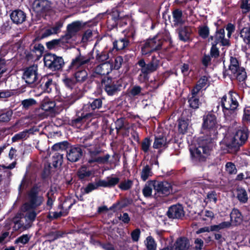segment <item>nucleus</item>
I'll list each match as a JSON object with an SVG mask.
<instances>
[{
	"label": "nucleus",
	"mask_w": 250,
	"mask_h": 250,
	"mask_svg": "<svg viewBox=\"0 0 250 250\" xmlns=\"http://www.w3.org/2000/svg\"><path fill=\"white\" fill-rule=\"evenodd\" d=\"M223 128L217 121L216 116L212 113H208L204 116L202 126V131L204 136L199 146L194 149L190 148V152L192 157L203 161L210 153L213 142L218 137L219 131Z\"/></svg>",
	"instance_id": "f257e3e1"
},
{
	"label": "nucleus",
	"mask_w": 250,
	"mask_h": 250,
	"mask_svg": "<svg viewBox=\"0 0 250 250\" xmlns=\"http://www.w3.org/2000/svg\"><path fill=\"white\" fill-rule=\"evenodd\" d=\"M95 59L93 57L86 55L83 56L79 54L72 60L69 68L73 71H76L75 78L78 83H83L88 78L87 71L83 69H77L81 67H85L87 69H91L95 65Z\"/></svg>",
	"instance_id": "f03ea898"
},
{
	"label": "nucleus",
	"mask_w": 250,
	"mask_h": 250,
	"mask_svg": "<svg viewBox=\"0 0 250 250\" xmlns=\"http://www.w3.org/2000/svg\"><path fill=\"white\" fill-rule=\"evenodd\" d=\"M239 99V95L235 92L230 91L220 99L219 104L222 108L224 116L226 120L230 121L236 116L235 110L237 108Z\"/></svg>",
	"instance_id": "7ed1b4c3"
},
{
	"label": "nucleus",
	"mask_w": 250,
	"mask_h": 250,
	"mask_svg": "<svg viewBox=\"0 0 250 250\" xmlns=\"http://www.w3.org/2000/svg\"><path fill=\"white\" fill-rule=\"evenodd\" d=\"M82 146L86 148L88 152L87 161L89 164H105L108 162L110 158V155L108 154L101 156L103 152L102 148L98 145L89 143L87 140L83 142Z\"/></svg>",
	"instance_id": "20e7f679"
},
{
	"label": "nucleus",
	"mask_w": 250,
	"mask_h": 250,
	"mask_svg": "<svg viewBox=\"0 0 250 250\" xmlns=\"http://www.w3.org/2000/svg\"><path fill=\"white\" fill-rule=\"evenodd\" d=\"M40 189L37 187H34L28 192L26 202L23 205L25 209L36 208L40 206L43 201L42 196L39 195Z\"/></svg>",
	"instance_id": "39448f33"
},
{
	"label": "nucleus",
	"mask_w": 250,
	"mask_h": 250,
	"mask_svg": "<svg viewBox=\"0 0 250 250\" xmlns=\"http://www.w3.org/2000/svg\"><path fill=\"white\" fill-rule=\"evenodd\" d=\"M229 71L233 77L236 78L239 82H243L247 78V74L245 69L239 66L238 60L233 57L230 58V64Z\"/></svg>",
	"instance_id": "423d86ee"
},
{
	"label": "nucleus",
	"mask_w": 250,
	"mask_h": 250,
	"mask_svg": "<svg viewBox=\"0 0 250 250\" xmlns=\"http://www.w3.org/2000/svg\"><path fill=\"white\" fill-rule=\"evenodd\" d=\"M45 65L53 71L61 69L64 64L62 58L52 54H47L44 57Z\"/></svg>",
	"instance_id": "0eeeda50"
},
{
	"label": "nucleus",
	"mask_w": 250,
	"mask_h": 250,
	"mask_svg": "<svg viewBox=\"0 0 250 250\" xmlns=\"http://www.w3.org/2000/svg\"><path fill=\"white\" fill-rule=\"evenodd\" d=\"M141 68V71L144 77L147 74L156 71L159 67V61L155 57H153L151 61L146 64L143 59L140 60L137 63Z\"/></svg>",
	"instance_id": "6e6552de"
},
{
	"label": "nucleus",
	"mask_w": 250,
	"mask_h": 250,
	"mask_svg": "<svg viewBox=\"0 0 250 250\" xmlns=\"http://www.w3.org/2000/svg\"><path fill=\"white\" fill-rule=\"evenodd\" d=\"M169 39V33L165 31L163 33H159L157 35L147 41L149 42L154 51L159 49L164 41Z\"/></svg>",
	"instance_id": "1a4fd4ad"
},
{
	"label": "nucleus",
	"mask_w": 250,
	"mask_h": 250,
	"mask_svg": "<svg viewBox=\"0 0 250 250\" xmlns=\"http://www.w3.org/2000/svg\"><path fill=\"white\" fill-rule=\"evenodd\" d=\"M22 78L27 83H35L39 78L37 66L32 65L27 68L24 71Z\"/></svg>",
	"instance_id": "9d476101"
},
{
	"label": "nucleus",
	"mask_w": 250,
	"mask_h": 250,
	"mask_svg": "<svg viewBox=\"0 0 250 250\" xmlns=\"http://www.w3.org/2000/svg\"><path fill=\"white\" fill-rule=\"evenodd\" d=\"M112 69V64L108 62L101 63L93 68L91 76L97 77L101 75H107Z\"/></svg>",
	"instance_id": "9b49d317"
},
{
	"label": "nucleus",
	"mask_w": 250,
	"mask_h": 250,
	"mask_svg": "<svg viewBox=\"0 0 250 250\" xmlns=\"http://www.w3.org/2000/svg\"><path fill=\"white\" fill-rule=\"evenodd\" d=\"M155 191L159 195L167 196L172 192V187L167 181H155Z\"/></svg>",
	"instance_id": "f8f14e48"
},
{
	"label": "nucleus",
	"mask_w": 250,
	"mask_h": 250,
	"mask_svg": "<svg viewBox=\"0 0 250 250\" xmlns=\"http://www.w3.org/2000/svg\"><path fill=\"white\" fill-rule=\"evenodd\" d=\"M51 4V2L47 0H36L33 4V9L38 14H41L49 10Z\"/></svg>",
	"instance_id": "ddd939ff"
},
{
	"label": "nucleus",
	"mask_w": 250,
	"mask_h": 250,
	"mask_svg": "<svg viewBox=\"0 0 250 250\" xmlns=\"http://www.w3.org/2000/svg\"><path fill=\"white\" fill-rule=\"evenodd\" d=\"M82 154V150L80 146H72L68 149L66 157L70 162H75L81 158Z\"/></svg>",
	"instance_id": "4468645a"
},
{
	"label": "nucleus",
	"mask_w": 250,
	"mask_h": 250,
	"mask_svg": "<svg viewBox=\"0 0 250 250\" xmlns=\"http://www.w3.org/2000/svg\"><path fill=\"white\" fill-rule=\"evenodd\" d=\"M248 132L245 128L238 129L235 132L233 137V145H242L248 139Z\"/></svg>",
	"instance_id": "2eb2a0df"
},
{
	"label": "nucleus",
	"mask_w": 250,
	"mask_h": 250,
	"mask_svg": "<svg viewBox=\"0 0 250 250\" xmlns=\"http://www.w3.org/2000/svg\"><path fill=\"white\" fill-rule=\"evenodd\" d=\"M184 211L181 205H175L170 207L167 211V215L169 218L179 219L184 216Z\"/></svg>",
	"instance_id": "dca6fc26"
},
{
	"label": "nucleus",
	"mask_w": 250,
	"mask_h": 250,
	"mask_svg": "<svg viewBox=\"0 0 250 250\" xmlns=\"http://www.w3.org/2000/svg\"><path fill=\"white\" fill-rule=\"evenodd\" d=\"M103 85L104 86V89L108 95H113L118 90V86L115 83V80L107 78L102 81Z\"/></svg>",
	"instance_id": "f3484780"
},
{
	"label": "nucleus",
	"mask_w": 250,
	"mask_h": 250,
	"mask_svg": "<svg viewBox=\"0 0 250 250\" xmlns=\"http://www.w3.org/2000/svg\"><path fill=\"white\" fill-rule=\"evenodd\" d=\"M81 23L74 21L67 25V33L63 37L65 40H68L74 36L76 33L81 29Z\"/></svg>",
	"instance_id": "a211bd4d"
},
{
	"label": "nucleus",
	"mask_w": 250,
	"mask_h": 250,
	"mask_svg": "<svg viewBox=\"0 0 250 250\" xmlns=\"http://www.w3.org/2000/svg\"><path fill=\"white\" fill-rule=\"evenodd\" d=\"M16 162L14 161L8 166L0 165V175L1 176L0 180L4 178L9 179L12 175L10 169L14 168L16 167Z\"/></svg>",
	"instance_id": "6ab92c4d"
},
{
	"label": "nucleus",
	"mask_w": 250,
	"mask_h": 250,
	"mask_svg": "<svg viewBox=\"0 0 250 250\" xmlns=\"http://www.w3.org/2000/svg\"><path fill=\"white\" fill-rule=\"evenodd\" d=\"M41 87L42 89L47 92L50 93L55 88V83L53 82L50 76H45L42 79Z\"/></svg>",
	"instance_id": "aec40b11"
},
{
	"label": "nucleus",
	"mask_w": 250,
	"mask_h": 250,
	"mask_svg": "<svg viewBox=\"0 0 250 250\" xmlns=\"http://www.w3.org/2000/svg\"><path fill=\"white\" fill-rule=\"evenodd\" d=\"M25 14L21 10H15L13 11L11 15L10 18L14 23L16 24H21L25 21Z\"/></svg>",
	"instance_id": "412c9836"
},
{
	"label": "nucleus",
	"mask_w": 250,
	"mask_h": 250,
	"mask_svg": "<svg viewBox=\"0 0 250 250\" xmlns=\"http://www.w3.org/2000/svg\"><path fill=\"white\" fill-rule=\"evenodd\" d=\"M36 208H28L25 209L24 208V206H22L21 209L23 212L25 213L24 219L25 221L29 223L30 227L32 225V223L35 220L38 213L35 210Z\"/></svg>",
	"instance_id": "4be33fe9"
},
{
	"label": "nucleus",
	"mask_w": 250,
	"mask_h": 250,
	"mask_svg": "<svg viewBox=\"0 0 250 250\" xmlns=\"http://www.w3.org/2000/svg\"><path fill=\"white\" fill-rule=\"evenodd\" d=\"M190 246L189 240L185 237L178 238L173 246V250H187Z\"/></svg>",
	"instance_id": "5701e85b"
},
{
	"label": "nucleus",
	"mask_w": 250,
	"mask_h": 250,
	"mask_svg": "<svg viewBox=\"0 0 250 250\" xmlns=\"http://www.w3.org/2000/svg\"><path fill=\"white\" fill-rule=\"evenodd\" d=\"M120 181V179L116 177H108L105 180H99L98 186L103 187H111L117 185Z\"/></svg>",
	"instance_id": "b1692460"
},
{
	"label": "nucleus",
	"mask_w": 250,
	"mask_h": 250,
	"mask_svg": "<svg viewBox=\"0 0 250 250\" xmlns=\"http://www.w3.org/2000/svg\"><path fill=\"white\" fill-rule=\"evenodd\" d=\"M214 38L216 44L218 43H221L224 46L229 44V38H225V30L224 29H220L218 30L216 33Z\"/></svg>",
	"instance_id": "393cba45"
},
{
	"label": "nucleus",
	"mask_w": 250,
	"mask_h": 250,
	"mask_svg": "<svg viewBox=\"0 0 250 250\" xmlns=\"http://www.w3.org/2000/svg\"><path fill=\"white\" fill-rule=\"evenodd\" d=\"M208 85V79L206 76H203L198 81L197 84L192 90L191 93L196 95L202 88L206 87Z\"/></svg>",
	"instance_id": "a878e982"
},
{
	"label": "nucleus",
	"mask_w": 250,
	"mask_h": 250,
	"mask_svg": "<svg viewBox=\"0 0 250 250\" xmlns=\"http://www.w3.org/2000/svg\"><path fill=\"white\" fill-rule=\"evenodd\" d=\"M230 216L231 222L235 225L240 224L243 220V217L241 212L236 208H233L232 210Z\"/></svg>",
	"instance_id": "bb28decb"
},
{
	"label": "nucleus",
	"mask_w": 250,
	"mask_h": 250,
	"mask_svg": "<svg viewBox=\"0 0 250 250\" xmlns=\"http://www.w3.org/2000/svg\"><path fill=\"white\" fill-rule=\"evenodd\" d=\"M130 43L128 37L120 39L113 42V47L117 50H123L127 47Z\"/></svg>",
	"instance_id": "cd10ccee"
},
{
	"label": "nucleus",
	"mask_w": 250,
	"mask_h": 250,
	"mask_svg": "<svg viewBox=\"0 0 250 250\" xmlns=\"http://www.w3.org/2000/svg\"><path fill=\"white\" fill-rule=\"evenodd\" d=\"M81 113L82 114V117H85V118L91 117L95 118L98 115V114L95 113L92 107H91L90 103L83 105Z\"/></svg>",
	"instance_id": "c85d7f7f"
},
{
	"label": "nucleus",
	"mask_w": 250,
	"mask_h": 250,
	"mask_svg": "<svg viewBox=\"0 0 250 250\" xmlns=\"http://www.w3.org/2000/svg\"><path fill=\"white\" fill-rule=\"evenodd\" d=\"M167 142L166 138L164 136H155L153 147L158 149L165 148L167 146Z\"/></svg>",
	"instance_id": "c756f323"
},
{
	"label": "nucleus",
	"mask_w": 250,
	"mask_h": 250,
	"mask_svg": "<svg viewBox=\"0 0 250 250\" xmlns=\"http://www.w3.org/2000/svg\"><path fill=\"white\" fill-rule=\"evenodd\" d=\"M155 181H148L145 185L143 190V194L146 198L150 197L152 195V189H155Z\"/></svg>",
	"instance_id": "7c9ffc66"
},
{
	"label": "nucleus",
	"mask_w": 250,
	"mask_h": 250,
	"mask_svg": "<svg viewBox=\"0 0 250 250\" xmlns=\"http://www.w3.org/2000/svg\"><path fill=\"white\" fill-rule=\"evenodd\" d=\"M55 105L54 101L48 98H45L42 101L41 106L42 109L44 111L52 112L54 111Z\"/></svg>",
	"instance_id": "2f4dec72"
},
{
	"label": "nucleus",
	"mask_w": 250,
	"mask_h": 250,
	"mask_svg": "<svg viewBox=\"0 0 250 250\" xmlns=\"http://www.w3.org/2000/svg\"><path fill=\"white\" fill-rule=\"evenodd\" d=\"M191 30L189 27H181L179 30V37L180 40L187 42L189 40Z\"/></svg>",
	"instance_id": "473e14b6"
},
{
	"label": "nucleus",
	"mask_w": 250,
	"mask_h": 250,
	"mask_svg": "<svg viewBox=\"0 0 250 250\" xmlns=\"http://www.w3.org/2000/svg\"><path fill=\"white\" fill-rule=\"evenodd\" d=\"M190 121L188 119H181L178 123V131L180 133H186L189 126Z\"/></svg>",
	"instance_id": "72a5a7b5"
},
{
	"label": "nucleus",
	"mask_w": 250,
	"mask_h": 250,
	"mask_svg": "<svg viewBox=\"0 0 250 250\" xmlns=\"http://www.w3.org/2000/svg\"><path fill=\"white\" fill-rule=\"evenodd\" d=\"M10 63L11 62L9 60L5 61L4 59H0V78L4 73L10 70L11 69Z\"/></svg>",
	"instance_id": "f704fd0d"
},
{
	"label": "nucleus",
	"mask_w": 250,
	"mask_h": 250,
	"mask_svg": "<svg viewBox=\"0 0 250 250\" xmlns=\"http://www.w3.org/2000/svg\"><path fill=\"white\" fill-rule=\"evenodd\" d=\"M237 198L240 202L246 203L248 200V196L246 190L243 188H238L236 191Z\"/></svg>",
	"instance_id": "c9c22d12"
},
{
	"label": "nucleus",
	"mask_w": 250,
	"mask_h": 250,
	"mask_svg": "<svg viewBox=\"0 0 250 250\" xmlns=\"http://www.w3.org/2000/svg\"><path fill=\"white\" fill-rule=\"evenodd\" d=\"M30 227H31L29 223H27L26 222L24 223L23 220H21L15 223L14 226H13V229L15 230L22 231L30 228Z\"/></svg>",
	"instance_id": "e433bc0d"
},
{
	"label": "nucleus",
	"mask_w": 250,
	"mask_h": 250,
	"mask_svg": "<svg viewBox=\"0 0 250 250\" xmlns=\"http://www.w3.org/2000/svg\"><path fill=\"white\" fill-rule=\"evenodd\" d=\"M116 129L117 132H119L120 130H127L129 128V126L126 124L125 119L123 118L118 119L115 122Z\"/></svg>",
	"instance_id": "4c0bfd02"
},
{
	"label": "nucleus",
	"mask_w": 250,
	"mask_h": 250,
	"mask_svg": "<svg viewBox=\"0 0 250 250\" xmlns=\"http://www.w3.org/2000/svg\"><path fill=\"white\" fill-rule=\"evenodd\" d=\"M144 243L147 250H156L157 244L152 236H147Z\"/></svg>",
	"instance_id": "58836bf2"
},
{
	"label": "nucleus",
	"mask_w": 250,
	"mask_h": 250,
	"mask_svg": "<svg viewBox=\"0 0 250 250\" xmlns=\"http://www.w3.org/2000/svg\"><path fill=\"white\" fill-rule=\"evenodd\" d=\"M152 175V169L149 166L146 165L143 167L141 173V177L144 181H146Z\"/></svg>",
	"instance_id": "ea45409f"
},
{
	"label": "nucleus",
	"mask_w": 250,
	"mask_h": 250,
	"mask_svg": "<svg viewBox=\"0 0 250 250\" xmlns=\"http://www.w3.org/2000/svg\"><path fill=\"white\" fill-rule=\"evenodd\" d=\"M240 36L246 43L250 45V28H243L241 31Z\"/></svg>",
	"instance_id": "a19ab883"
},
{
	"label": "nucleus",
	"mask_w": 250,
	"mask_h": 250,
	"mask_svg": "<svg viewBox=\"0 0 250 250\" xmlns=\"http://www.w3.org/2000/svg\"><path fill=\"white\" fill-rule=\"evenodd\" d=\"M63 161V155L58 152L54 154L52 157V165L54 167L60 166Z\"/></svg>",
	"instance_id": "79ce46f5"
},
{
	"label": "nucleus",
	"mask_w": 250,
	"mask_h": 250,
	"mask_svg": "<svg viewBox=\"0 0 250 250\" xmlns=\"http://www.w3.org/2000/svg\"><path fill=\"white\" fill-rule=\"evenodd\" d=\"M200 216L203 220H211L214 218V213L211 210L204 209L200 212Z\"/></svg>",
	"instance_id": "37998d69"
},
{
	"label": "nucleus",
	"mask_w": 250,
	"mask_h": 250,
	"mask_svg": "<svg viewBox=\"0 0 250 250\" xmlns=\"http://www.w3.org/2000/svg\"><path fill=\"white\" fill-rule=\"evenodd\" d=\"M173 21L175 25L181 24L182 22V12L179 9H176L173 12Z\"/></svg>",
	"instance_id": "c03bdc74"
},
{
	"label": "nucleus",
	"mask_w": 250,
	"mask_h": 250,
	"mask_svg": "<svg viewBox=\"0 0 250 250\" xmlns=\"http://www.w3.org/2000/svg\"><path fill=\"white\" fill-rule=\"evenodd\" d=\"M231 225L229 222H223L218 225H213L210 227L211 231H219L220 229L229 228Z\"/></svg>",
	"instance_id": "a18cd8bd"
},
{
	"label": "nucleus",
	"mask_w": 250,
	"mask_h": 250,
	"mask_svg": "<svg viewBox=\"0 0 250 250\" xmlns=\"http://www.w3.org/2000/svg\"><path fill=\"white\" fill-rule=\"evenodd\" d=\"M13 115V111L11 110H8L5 112L0 114V123H4L9 122Z\"/></svg>",
	"instance_id": "49530a36"
},
{
	"label": "nucleus",
	"mask_w": 250,
	"mask_h": 250,
	"mask_svg": "<svg viewBox=\"0 0 250 250\" xmlns=\"http://www.w3.org/2000/svg\"><path fill=\"white\" fill-rule=\"evenodd\" d=\"M91 174V171L85 167H81L78 171V175L80 179L89 177Z\"/></svg>",
	"instance_id": "de8ad7c7"
},
{
	"label": "nucleus",
	"mask_w": 250,
	"mask_h": 250,
	"mask_svg": "<svg viewBox=\"0 0 250 250\" xmlns=\"http://www.w3.org/2000/svg\"><path fill=\"white\" fill-rule=\"evenodd\" d=\"M28 137V131L24 130L15 134L12 138V141L13 142L18 141L21 139H25Z\"/></svg>",
	"instance_id": "09e8293b"
},
{
	"label": "nucleus",
	"mask_w": 250,
	"mask_h": 250,
	"mask_svg": "<svg viewBox=\"0 0 250 250\" xmlns=\"http://www.w3.org/2000/svg\"><path fill=\"white\" fill-rule=\"evenodd\" d=\"M153 51H154L153 49L151 47V46H150L149 42L146 40L142 47V54L144 55H148Z\"/></svg>",
	"instance_id": "8fccbe9b"
},
{
	"label": "nucleus",
	"mask_w": 250,
	"mask_h": 250,
	"mask_svg": "<svg viewBox=\"0 0 250 250\" xmlns=\"http://www.w3.org/2000/svg\"><path fill=\"white\" fill-rule=\"evenodd\" d=\"M133 185V182L130 180H125L120 183L119 187L123 190H127L130 189Z\"/></svg>",
	"instance_id": "3c124183"
},
{
	"label": "nucleus",
	"mask_w": 250,
	"mask_h": 250,
	"mask_svg": "<svg viewBox=\"0 0 250 250\" xmlns=\"http://www.w3.org/2000/svg\"><path fill=\"white\" fill-rule=\"evenodd\" d=\"M109 58L108 53L106 52L97 51L96 59L98 62H102Z\"/></svg>",
	"instance_id": "603ef678"
},
{
	"label": "nucleus",
	"mask_w": 250,
	"mask_h": 250,
	"mask_svg": "<svg viewBox=\"0 0 250 250\" xmlns=\"http://www.w3.org/2000/svg\"><path fill=\"white\" fill-rule=\"evenodd\" d=\"M192 96L189 99L188 103L190 107L193 108H197L200 104L199 100L198 98L195 97L196 95H193L192 94Z\"/></svg>",
	"instance_id": "864d4df0"
},
{
	"label": "nucleus",
	"mask_w": 250,
	"mask_h": 250,
	"mask_svg": "<svg viewBox=\"0 0 250 250\" xmlns=\"http://www.w3.org/2000/svg\"><path fill=\"white\" fill-rule=\"evenodd\" d=\"M226 171L230 174H235L237 169L235 166L231 162H228L226 165Z\"/></svg>",
	"instance_id": "5fc2aeb1"
},
{
	"label": "nucleus",
	"mask_w": 250,
	"mask_h": 250,
	"mask_svg": "<svg viewBox=\"0 0 250 250\" xmlns=\"http://www.w3.org/2000/svg\"><path fill=\"white\" fill-rule=\"evenodd\" d=\"M36 103V101L34 99L30 98L23 100L21 102V104L24 108L28 109L35 104Z\"/></svg>",
	"instance_id": "6e6d98bb"
},
{
	"label": "nucleus",
	"mask_w": 250,
	"mask_h": 250,
	"mask_svg": "<svg viewBox=\"0 0 250 250\" xmlns=\"http://www.w3.org/2000/svg\"><path fill=\"white\" fill-rule=\"evenodd\" d=\"M207 202H213L216 203L217 200V195L214 191H211L208 193L207 198Z\"/></svg>",
	"instance_id": "4d7b16f0"
},
{
	"label": "nucleus",
	"mask_w": 250,
	"mask_h": 250,
	"mask_svg": "<svg viewBox=\"0 0 250 250\" xmlns=\"http://www.w3.org/2000/svg\"><path fill=\"white\" fill-rule=\"evenodd\" d=\"M141 234V231L139 229H136L131 233V237L133 242H138L139 240Z\"/></svg>",
	"instance_id": "13d9d810"
},
{
	"label": "nucleus",
	"mask_w": 250,
	"mask_h": 250,
	"mask_svg": "<svg viewBox=\"0 0 250 250\" xmlns=\"http://www.w3.org/2000/svg\"><path fill=\"white\" fill-rule=\"evenodd\" d=\"M91 107L94 111L96 109H99L102 107V101L100 99H96L92 103H90Z\"/></svg>",
	"instance_id": "bf43d9fd"
},
{
	"label": "nucleus",
	"mask_w": 250,
	"mask_h": 250,
	"mask_svg": "<svg viewBox=\"0 0 250 250\" xmlns=\"http://www.w3.org/2000/svg\"><path fill=\"white\" fill-rule=\"evenodd\" d=\"M123 62V59L122 57H121V56L116 57L114 59V64H112L113 68H114L115 69H119L122 65Z\"/></svg>",
	"instance_id": "052dcab7"
},
{
	"label": "nucleus",
	"mask_w": 250,
	"mask_h": 250,
	"mask_svg": "<svg viewBox=\"0 0 250 250\" xmlns=\"http://www.w3.org/2000/svg\"><path fill=\"white\" fill-rule=\"evenodd\" d=\"M30 238V236H29L27 234H23L22 236L19 237L16 240V243H20L22 244H26L28 242Z\"/></svg>",
	"instance_id": "680f3d73"
},
{
	"label": "nucleus",
	"mask_w": 250,
	"mask_h": 250,
	"mask_svg": "<svg viewBox=\"0 0 250 250\" xmlns=\"http://www.w3.org/2000/svg\"><path fill=\"white\" fill-rule=\"evenodd\" d=\"M150 144L151 142L149 139L147 138H145L142 143V150L145 152H147L149 150Z\"/></svg>",
	"instance_id": "e2e57ef3"
},
{
	"label": "nucleus",
	"mask_w": 250,
	"mask_h": 250,
	"mask_svg": "<svg viewBox=\"0 0 250 250\" xmlns=\"http://www.w3.org/2000/svg\"><path fill=\"white\" fill-rule=\"evenodd\" d=\"M208 181L206 180H200L199 182L195 183V187H199L202 188V190L208 187Z\"/></svg>",
	"instance_id": "0e129e2a"
},
{
	"label": "nucleus",
	"mask_w": 250,
	"mask_h": 250,
	"mask_svg": "<svg viewBox=\"0 0 250 250\" xmlns=\"http://www.w3.org/2000/svg\"><path fill=\"white\" fill-rule=\"evenodd\" d=\"M98 186V182L97 185H95L94 184H89L86 187L84 188V193H88L91 192L92 190L96 189Z\"/></svg>",
	"instance_id": "69168bd1"
},
{
	"label": "nucleus",
	"mask_w": 250,
	"mask_h": 250,
	"mask_svg": "<svg viewBox=\"0 0 250 250\" xmlns=\"http://www.w3.org/2000/svg\"><path fill=\"white\" fill-rule=\"evenodd\" d=\"M13 95V92L10 90H5L0 91V99L9 98Z\"/></svg>",
	"instance_id": "338daca9"
},
{
	"label": "nucleus",
	"mask_w": 250,
	"mask_h": 250,
	"mask_svg": "<svg viewBox=\"0 0 250 250\" xmlns=\"http://www.w3.org/2000/svg\"><path fill=\"white\" fill-rule=\"evenodd\" d=\"M59 42L60 41L59 40H53L46 42V44L47 48L52 49L57 46L59 44Z\"/></svg>",
	"instance_id": "774afa93"
}]
</instances>
